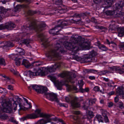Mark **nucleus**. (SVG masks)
<instances>
[{"instance_id": "f257e3e1", "label": "nucleus", "mask_w": 124, "mask_h": 124, "mask_svg": "<svg viewBox=\"0 0 124 124\" xmlns=\"http://www.w3.org/2000/svg\"><path fill=\"white\" fill-rule=\"evenodd\" d=\"M82 38L78 35H72L70 38L69 42L65 41L64 42L65 47L67 49L71 51L73 54H74L78 51V43H79L80 47L83 50L89 49L90 46L87 42H82Z\"/></svg>"}, {"instance_id": "f03ea898", "label": "nucleus", "mask_w": 124, "mask_h": 124, "mask_svg": "<svg viewBox=\"0 0 124 124\" xmlns=\"http://www.w3.org/2000/svg\"><path fill=\"white\" fill-rule=\"evenodd\" d=\"M12 101L14 102L13 106L12 107L11 103L12 102L10 101H6L5 100H3V98L1 97L0 99V102L3 107V108L1 109V111L8 113H11L12 111L13 108L14 110H16L18 104L22 100L17 96L14 95Z\"/></svg>"}, {"instance_id": "7ed1b4c3", "label": "nucleus", "mask_w": 124, "mask_h": 124, "mask_svg": "<svg viewBox=\"0 0 124 124\" xmlns=\"http://www.w3.org/2000/svg\"><path fill=\"white\" fill-rule=\"evenodd\" d=\"M65 52L63 47H62L60 44L57 43L54 48L48 51V57H54L56 60H60L61 59V53Z\"/></svg>"}, {"instance_id": "20e7f679", "label": "nucleus", "mask_w": 124, "mask_h": 124, "mask_svg": "<svg viewBox=\"0 0 124 124\" xmlns=\"http://www.w3.org/2000/svg\"><path fill=\"white\" fill-rule=\"evenodd\" d=\"M46 26V24L44 23H41L37 25L35 21L33 20L30 22V24L29 26L27 27L23 26L22 27V29L23 31L25 32L27 31L29 27H31V29H35L38 32H40L42 31Z\"/></svg>"}, {"instance_id": "39448f33", "label": "nucleus", "mask_w": 124, "mask_h": 124, "mask_svg": "<svg viewBox=\"0 0 124 124\" xmlns=\"http://www.w3.org/2000/svg\"><path fill=\"white\" fill-rule=\"evenodd\" d=\"M44 67L41 68L39 69L36 72L32 71L30 70L26 71L24 73V75L23 77H21V78L23 80L24 79L27 80V74H28L29 76L31 78H33V77L35 76L41 75V76L45 75V71L43 70L45 69Z\"/></svg>"}, {"instance_id": "423d86ee", "label": "nucleus", "mask_w": 124, "mask_h": 124, "mask_svg": "<svg viewBox=\"0 0 124 124\" xmlns=\"http://www.w3.org/2000/svg\"><path fill=\"white\" fill-rule=\"evenodd\" d=\"M35 63H38L36 64V66H39L40 65V64L38 63L37 62H34L31 64L26 59H23L22 61V65H23L26 68H29L32 67L33 65V64Z\"/></svg>"}, {"instance_id": "0eeeda50", "label": "nucleus", "mask_w": 124, "mask_h": 124, "mask_svg": "<svg viewBox=\"0 0 124 124\" xmlns=\"http://www.w3.org/2000/svg\"><path fill=\"white\" fill-rule=\"evenodd\" d=\"M38 38H40L41 41L43 42L42 45L45 48L46 47L49 45L48 43V39H46L45 37L42 34H38L37 35Z\"/></svg>"}, {"instance_id": "6e6552de", "label": "nucleus", "mask_w": 124, "mask_h": 124, "mask_svg": "<svg viewBox=\"0 0 124 124\" xmlns=\"http://www.w3.org/2000/svg\"><path fill=\"white\" fill-rule=\"evenodd\" d=\"M46 97L49 98L52 101H55L57 102H59L57 95L54 93H48L46 95Z\"/></svg>"}, {"instance_id": "1a4fd4ad", "label": "nucleus", "mask_w": 124, "mask_h": 124, "mask_svg": "<svg viewBox=\"0 0 124 124\" xmlns=\"http://www.w3.org/2000/svg\"><path fill=\"white\" fill-rule=\"evenodd\" d=\"M71 106L73 108H78L80 106V104L78 102V99L75 97L70 102Z\"/></svg>"}, {"instance_id": "9d476101", "label": "nucleus", "mask_w": 124, "mask_h": 124, "mask_svg": "<svg viewBox=\"0 0 124 124\" xmlns=\"http://www.w3.org/2000/svg\"><path fill=\"white\" fill-rule=\"evenodd\" d=\"M61 66V63H56L53 66V67H47V71L49 72L55 71L56 69L60 68Z\"/></svg>"}, {"instance_id": "9b49d317", "label": "nucleus", "mask_w": 124, "mask_h": 124, "mask_svg": "<svg viewBox=\"0 0 124 124\" xmlns=\"http://www.w3.org/2000/svg\"><path fill=\"white\" fill-rule=\"evenodd\" d=\"M61 31V28L59 25L56 26L54 28L52 29L49 31V33L54 35H56L58 34V32Z\"/></svg>"}, {"instance_id": "f8f14e48", "label": "nucleus", "mask_w": 124, "mask_h": 124, "mask_svg": "<svg viewBox=\"0 0 124 124\" xmlns=\"http://www.w3.org/2000/svg\"><path fill=\"white\" fill-rule=\"evenodd\" d=\"M5 25L6 29L9 30L13 29L16 27L15 24L11 22L6 23Z\"/></svg>"}, {"instance_id": "ddd939ff", "label": "nucleus", "mask_w": 124, "mask_h": 124, "mask_svg": "<svg viewBox=\"0 0 124 124\" xmlns=\"http://www.w3.org/2000/svg\"><path fill=\"white\" fill-rule=\"evenodd\" d=\"M85 62H95L97 61V58L95 57H91L88 56H85L83 58Z\"/></svg>"}, {"instance_id": "4468645a", "label": "nucleus", "mask_w": 124, "mask_h": 124, "mask_svg": "<svg viewBox=\"0 0 124 124\" xmlns=\"http://www.w3.org/2000/svg\"><path fill=\"white\" fill-rule=\"evenodd\" d=\"M60 23V24H59L57 26L59 25L60 28L61 29L62 28V27L65 26H67L68 25L70 24V20L63 21H59L58 23Z\"/></svg>"}, {"instance_id": "2eb2a0df", "label": "nucleus", "mask_w": 124, "mask_h": 124, "mask_svg": "<svg viewBox=\"0 0 124 124\" xmlns=\"http://www.w3.org/2000/svg\"><path fill=\"white\" fill-rule=\"evenodd\" d=\"M31 88H32L33 90H35L38 93L40 92V86H39L37 85H31L30 86H28L29 89L30 91H31Z\"/></svg>"}, {"instance_id": "dca6fc26", "label": "nucleus", "mask_w": 124, "mask_h": 124, "mask_svg": "<svg viewBox=\"0 0 124 124\" xmlns=\"http://www.w3.org/2000/svg\"><path fill=\"white\" fill-rule=\"evenodd\" d=\"M0 44L2 47H12L14 46V45L12 43L9 41H4L1 43Z\"/></svg>"}, {"instance_id": "f3484780", "label": "nucleus", "mask_w": 124, "mask_h": 124, "mask_svg": "<svg viewBox=\"0 0 124 124\" xmlns=\"http://www.w3.org/2000/svg\"><path fill=\"white\" fill-rule=\"evenodd\" d=\"M37 114L35 113H33L27 115L24 117V119H35L39 117Z\"/></svg>"}, {"instance_id": "a211bd4d", "label": "nucleus", "mask_w": 124, "mask_h": 124, "mask_svg": "<svg viewBox=\"0 0 124 124\" xmlns=\"http://www.w3.org/2000/svg\"><path fill=\"white\" fill-rule=\"evenodd\" d=\"M116 9L122 10L123 7L124 6V1H122L119 2L118 3L116 4Z\"/></svg>"}, {"instance_id": "6ab92c4d", "label": "nucleus", "mask_w": 124, "mask_h": 124, "mask_svg": "<svg viewBox=\"0 0 124 124\" xmlns=\"http://www.w3.org/2000/svg\"><path fill=\"white\" fill-rule=\"evenodd\" d=\"M69 76L67 77L68 80L70 82L74 83L75 82L73 80L74 78H76V75L75 74H71V73H69Z\"/></svg>"}, {"instance_id": "aec40b11", "label": "nucleus", "mask_w": 124, "mask_h": 124, "mask_svg": "<svg viewBox=\"0 0 124 124\" xmlns=\"http://www.w3.org/2000/svg\"><path fill=\"white\" fill-rule=\"evenodd\" d=\"M115 1V0H105V3L107 6L105 7L104 8H107L110 7Z\"/></svg>"}, {"instance_id": "412c9836", "label": "nucleus", "mask_w": 124, "mask_h": 124, "mask_svg": "<svg viewBox=\"0 0 124 124\" xmlns=\"http://www.w3.org/2000/svg\"><path fill=\"white\" fill-rule=\"evenodd\" d=\"M51 120V118H47L46 120L42 119L39 120L38 123L39 124H45L48 122H50Z\"/></svg>"}, {"instance_id": "4be33fe9", "label": "nucleus", "mask_w": 124, "mask_h": 124, "mask_svg": "<svg viewBox=\"0 0 124 124\" xmlns=\"http://www.w3.org/2000/svg\"><path fill=\"white\" fill-rule=\"evenodd\" d=\"M117 30L118 31V36L122 37L124 35V27L118 28Z\"/></svg>"}, {"instance_id": "5701e85b", "label": "nucleus", "mask_w": 124, "mask_h": 124, "mask_svg": "<svg viewBox=\"0 0 124 124\" xmlns=\"http://www.w3.org/2000/svg\"><path fill=\"white\" fill-rule=\"evenodd\" d=\"M40 92H39V93L42 94L44 93L46 97V95L47 93V91H48L47 88L46 87L40 86Z\"/></svg>"}, {"instance_id": "b1692460", "label": "nucleus", "mask_w": 124, "mask_h": 124, "mask_svg": "<svg viewBox=\"0 0 124 124\" xmlns=\"http://www.w3.org/2000/svg\"><path fill=\"white\" fill-rule=\"evenodd\" d=\"M111 69L113 71H118V72L120 74H122L124 72V69L123 68H121L118 69L116 67H111Z\"/></svg>"}, {"instance_id": "393cba45", "label": "nucleus", "mask_w": 124, "mask_h": 124, "mask_svg": "<svg viewBox=\"0 0 124 124\" xmlns=\"http://www.w3.org/2000/svg\"><path fill=\"white\" fill-rule=\"evenodd\" d=\"M97 46L99 48L103 51H106L108 50V48L103 45L101 44L99 42L97 43Z\"/></svg>"}, {"instance_id": "a878e982", "label": "nucleus", "mask_w": 124, "mask_h": 124, "mask_svg": "<svg viewBox=\"0 0 124 124\" xmlns=\"http://www.w3.org/2000/svg\"><path fill=\"white\" fill-rule=\"evenodd\" d=\"M16 51L19 53L17 54L18 56L23 55L25 53V51L21 48H18L16 50Z\"/></svg>"}, {"instance_id": "bb28decb", "label": "nucleus", "mask_w": 124, "mask_h": 124, "mask_svg": "<svg viewBox=\"0 0 124 124\" xmlns=\"http://www.w3.org/2000/svg\"><path fill=\"white\" fill-rule=\"evenodd\" d=\"M123 87H118L116 89V93L118 95L123 94Z\"/></svg>"}, {"instance_id": "cd10ccee", "label": "nucleus", "mask_w": 124, "mask_h": 124, "mask_svg": "<svg viewBox=\"0 0 124 124\" xmlns=\"http://www.w3.org/2000/svg\"><path fill=\"white\" fill-rule=\"evenodd\" d=\"M98 71L92 69H85L84 70V72L85 73H97Z\"/></svg>"}, {"instance_id": "c85d7f7f", "label": "nucleus", "mask_w": 124, "mask_h": 124, "mask_svg": "<svg viewBox=\"0 0 124 124\" xmlns=\"http://www.w3.org/2000/svg\"><path fill=\"white\" fill-rule=\"evenodd\" d=\"M89 105V104H88L86 101H84L82 106V108L84 110H87L88 109Z\"/></svg>"}, {"instance_id": "c756f323", "label": "nucleus", "mask_w": 124, "mask_h": 124, "mask_svg": "<svg viewBox=\"0 0 124 124\" xmlns=\"http://www.w3.org/2000/svg\"><path fill=\"white\" fill-rule=\"evenodd\" d=\"M22 58L19 57H16L15 59V64L17 66H19L21 63Z\"/></svg>"}, {"instance_id": "7c9ffc66", "label": "nucleus", "mask_w": 124, "mask_h": 124, "mask_svg": "<svg viewBox=\"0 0 124 124\" xmlns=\"http://www.w3.org/2000/svg\"><path fill=\"white\" fill-rule=\"evenodd\" d=\"M88 100L89 105L90 106H92L93 104L95 103L96 99L95 98L93 99H89Z\"/></svg>"}, {"instance_id": "2f4dec72", "label": "nucleus", "mask_w": 124, "mask_h": 124, "mask_svg": "<svg viewBox=\"0 0 124 124\" xmlns=\"http://www.w3.org/2000/svg\"><path fill=\"white\" fill-rule=\"evenodd\" d=\"M97 54V52L94 50H93L90 52L89 56H87L91 57H94L96 56Z\"/></svg>"}, {"instance_id": "473e14b6", "label": "nucleus", "mask_w": 124, "mask_h": 124, "mask_svg": "<svg viewBox=\"0 0 124 124\" xmlns=\"http://www.w3.org/2000/svg\"><path fill=\"white\" fill-rule=\"evenodd\" d=\"M55 84L57 89L59 90L62 89V85L61 83L59 81H56L55 82Z\"/></svg>"}, {"instance_id": "72a5a7b5", "label": "nucleus", "mask_w": 124, "mask_h": 124, "mask_svg": "<svg viewBox=\"0 0 124 124\" xmlns=\"http://www.w3.org/2000/svg\"><path fill=\"white\" fill-rule=\"evenodd\" d=\"M39 116V117H45L47 119L50 117H51V116L48 114H43V113H41L38 116Z\"/></svg>"}, {"instance_id": "f704fd0d", "label": "nucleus", "mask_w": 124, "mask_h": 124, "mask_svg": "<svg viewBox=\"0 0 124 124\" xmlns=\"http://www.w3.org/2000/svg\"><path fill=\"white\" fill-rule=\"evenodd\" d=\"M69 73L66 72H63L59 75L62 78H64L65 77H66L67 79L68 80L67 77L69 75Z\"/></svg>"}, {"instance_id": "c9c22d12", "label": "nucleus", "mask_w": 124, "mask_h": 124, "mask_svg": "<svg viewBox=\"0 0 124 124\" xmlns=\"http://www.w3.org/2000/svg\"><path fill=\"white\" fill-rule=\"evenodd\" d=\"M96 118L99 122H103V118L100 115H97L96 116Z\"/></svg>"}, {"instance_id": "e433bc0d", "label": "nucleus", "mask_w": 124, "mask_h": 124, "mask_svg": "<svg viewBox=\"0 0 124 124\" xmlns=\"http://www.w3.org/2000/svg\"><path fill=\"white\" fill-rule=\"evenodd\" d=\"M105 14L107 16L112 15L114 14V12L110 10H107L105 12Z\"/></svg>"}, {"instance_id": "4c0bfd02", "label": "nucleus", "mask_w": 124, "mask_h": 124, "mask_svg": "<svg viewBox=\"0 0 124 124\" xmlns=\"http://www.w3.org/2000/svg\"><path fill=\"white\" fill-rule=\"evenodd\" d=\"M0 65L4 66L6 65L5 60L4 58H0Z\"/></svg>"}, {"instance_id": "58836bf2", "label": "nucleus", "mask_w": 124, "mask_h": 124, "mask_svg": "<svg viewBox=\"0 0 124 124\" xmlns=\"http://www.w3.org/2000/svg\"><path fill=\"white\" fill-rule=\"evenodd\" d=\"M2 11H1L0 13V16L2 17V16H3V15L6 14L8 11L7 9H2Z\"/></svg>"}, {"instance_id": "ea45409f", "label": "nucleus", "mask_w": 124, "mask_h": 124, "mask_svg": "<svg viewBox=\"0 0 124 124\" xmlns=\"http://www.w3.org/2000/svg\"><path fill=\"white\" fill-rule=\"evenodd\" d=\"M19 107L20 108V110H25L27 109V108H25L24 107L22 106L21 104V101L20 102V103H18Z\"/></svg>"}, {"instance_id": "a19ab883", "label": "nucleus", "mask_w": 124, "mask_h": 124, "mask_svg": "<svg viewBox=\"0 0 124 124\" xmlns=\"http://www.w3.org/2000/svg\"><path fill=\"white\" fill-rule=\"evenodd\" d=\"M87 115L88 116H89L91 118H93L94 116L93 112L91 111H88Z\"/></svg>"}, {"instance_id": "79ce46f5", "label": "nucleus", "mask_w": 124, "mask_h": 124, "mask_svg": "<svg viewBox=\"0 0 124 124\" xmlns=\"http://www.w3.org/2000/svg\"><path fill=\"white\" fill-rule=\"evenodd\" d=\"M30 42V40L29 39H24L22 40V42L26 45L29 44Z\"/></svg>"}, {"instance_id": "37998d69", "label": "nucleus", "mask_w": 124, "mask_h": 124, "mask_svg": "<svg viewBox=\"0 0 124 124\" xmlns=\"http://www.w3.org/2000/svg\"><path fill=\"white\" fill-rule=\"evenodd\" d=\"M36 13V12L35 11L29 10L27 12L28 15H32Z\"/></svg>"}, {"instance_id": "c03bdc74", "label": "nucleus", "mask_w": 124, "mask_h": 124, "mask_svg": "<svg viewBox=\"0 0 124 124\" xmlns=\"http://www.w3.org/2000/svg\"><path fill=\"white\" fill-rule=\"evenodd\" d=\"M79 85V89H81L82 88V87L84 84L83 81L82 80H81L78 82Z\"/></svg>"}, {"instance_id": "a18cd8bd", "label": "nucleus", "mask_w": 124, "mask_h": 124, "mask_svg": "<svg viewBox=\"0 0 124 124\" xmlns=\"http://www.w3.org/2000/svg\"><path fill=\"white\" fill-rule=\"evenodd\" d=\"M62 0H58L55 1V4L57 5H60L62 3Z\"/></svg>"}, {"instance_id": "49530a36", "label": "nucleus", "mask_w": 124, "mask_h": 124, "mask_svg": "<svg viewBox=\"0 0 124 124\" xmlns=\"http://www.w3.org/2000/svg\"><path fill=\"white\" fill-rule=\"evenodd\" d=\"M81 91V92L83 93L85 92H87L89 91V89L88 88H85V89H83L82 88L80 89Z\"/></svg>"}, {"instance_id": "de8ad7c7", "label": "nucleus", "mask_w": 124, "mask_h": 124, "mask_svg": "<svg viewBox=\"0 0 124 124\" xmlns=\"http://www.w3.org/2000/svg\"><path fill=\"white\" fill-rule=\"evenodd\" d=\"M24 100L26 101V102L27 104L29 105V107L28 108H31L32 107V106L31 105V104L30 102L29 103L28 101L26 99H24Z\"/></svg>"}, {"instance_id": "09e8293b", "label": "nucleus", "mask_w": 124, "mask_h": 124, "mask_svg": "<svg viewBox=\"0 0 124 124\" xmlns=\"http://www.w3.org/2000/svg\"><path fill=\"white\" fill-rule=\"evenodd\" d=\"M10 71L15 75L18 74V72L16 71L13 69H10Z\"/></svg>"}, {"instance_id": "8fccbe9b", "label": "nucleus", "mask_w": 124, "mask_h": 124, "mask_svg": "<svg viewBox=\"0 0 124 124\" xmlns=\"http://www.w3.org/2000/svg\"><path fill=\"white\" fill-rule=\"evenodd\" d=\"M93 90L95 91H99L101 92V91L99 87L98 86H95L93 88Z\"/></svg>"}, {"instance_id": "3c124183", "label": "nucleus", "mask_w": 124, "mask_h": 124, "mask_svg": "<svg viewBox=\"0 0 124 124\" xmlns=\"http://www.w3.org/2000/svg\"><path fill=\"white\" fill-rule=\"evenodd\" d=\"M108 113V112L106 110L103 111L102 113V115L104 117L107 116V115Z\"/></svg>"}, {"instance_id": "603ef678", "label": "nucleus", "mask_w": 124, "mask_h": 124, "mask_svg": "<svg viewBox=\"0 0 124 124\" xmlns=\"http://www.w3.org/2000/svg\"><path fill=\"white\" fill-rule=\"evenodd\" d=\"M6 29L5 25L4 24L0 25V30L5 29Z\"/></svg>"}, {"instance_id": "864d4df0", "label": "nucleus", "mask_w": 124, "mask_h": 124, "mask_svg": "<svg viewBox=\"0 0 124 124\" xmlns=\"http://www.w3.org/2000/svg\"><path fill=\"white\" fill-rule=\"evenodd\" d=\"M119 107L121 109L124 108V106H123V103L121 102H120L119 104Z\"/></svg>"}, {"instance_id": "5fc2aeb1", "label": "nucleus", "mask_w": 124, "mask_h": 124, "mask_svg": "<svg viewBox=\"0 0 124 124\" xmlns=\"http://www.w3.org/2000/svg\"><path fill=\"white\" fill-rule=\"evenodd\" d=\"M91 22L96 23L97 22L96 19L94 17H92L91 19Z\"/></svg>"}, {"instance_id": "6e6d98bb", "label": "nucleus", "mask_w": 124, "mask_h": 124, "mask_svg": "<svg viewBox=\"0 0 124 124\" xmlns=\"http://www.w3.org/2000/svg\"><path fill=\"white\" fill-rule=\"evenodd\" d=\"M104 120L105 123H109V120L108 119V117L107 116L104 117Z\"/></svg>"}, {"instance_id": "4d7b16f0", "label": "nucleus", "mask_w": 124, "mask_h": 124, "mask_svg": "<svg viewBox=\"0 0 124 124\" xmlns=\"http://www.w3.org/2000/svg\"><path fill=\"white\" fill-rule=\"evenodd\" d=\"M107 104H108V106L109 108L112 107L113 105V103L112 102H108Z\"/></svg>"}, {"instance_id": "13d9d810", "label": "nucleus", "mask_w": 124, "mask_h": 124, "mask_svg": "<svg viewBox=\"0 0 124 124\" xmlns=\"http://www.w3.org/2000/svg\"><path fill=\"white\" fill-rule=\"evenodd\" d=\"M79 118L78 115H75L73 117V119L75 120H78Z\"/></svg>"}, {"instance_id": "bf43d9fd", "label": "nucleus", "mask_w": 124, "mask_h": 124, "mask_svg": "<svg viewBox=\"0 0 124 124\" xmlns=\"http://www.w3.org/2000/svg\"><path fill=\"white\" fill-rule=\"evenodd\" d=\"M6 89H2V88L0 87V93H4V92L5 91Z\"/></svg>"}, {"instance_id": "052dcab7", "label": "nucleus", "mask_w": 124, "mask_h": 124, "mask_svg": "<svg viewBox=\"0 0 124 124\" xmlns=\"http://www.w3.org/2000/svg\"><path fill=\"white\" fill-rule=\"evenodd\" d=\"M122 14L120 12L119 13H117L116 14V16L117 17H120L121 19V17L122 16Z\"/></svg>"}, {"instance_id": "680f3d73", "label": "nucleus", "mask_w": 124, "mask_h": 124, "mask_svg": "<svg viewBox=\"0 0 124 124\" xmlns=\"http://www.w3.org/2000/svg\"><path fill=\"white\" fill-rule=\"evenodd\" d=\"M8 88L9 90H13V86L11 85H9L8 86Z\"/></svg>"}, {"instance_id": "e2e57ef3", "label": "nucleus", "mask_w": 124, "mask_h": 124, "mask_svg": "<svg viewBox=\"0 0 124 124\" xmlns=\"http://www.w3.org/2000/svg\"><path fill=\"white\" fill-rule=\"evenodd\" d=\"M35 112L36 113H37V114H36L38 116V115H39L40 114V110L39 109H36L35 111Z\"/></svg>"}, {"instance_id": "0e129e2a", "label": "nucleus", "mask_w": 124, "mask_h": 124, "mask_svg": "<svg viewBox=\"0 0 124 124\" xmlns=\"http://www.w3.org/2000/svg\"><path fill=\"white\" fill-rule=\"evenodd\" d=\"M96 28H97L100 29H102L105 28V27L103 26H100L98 25L96 26Z\"/></svg>"}, {"instance_id": "69168bd1", "label": "nucleus", "mask_w": 124, "mask_h": 124, "mask_svg": "<svg viewBox=\"0 0 124 124\" xmlns=\"http://www.w3.org/2000/svg\"><path fill=\"white\" fill-rule=\"evenodd\" d=\"M101 0H93L94 2L95 3H99L101 2Z\"/></svg>"}, {"instance_id": "338daca9", "label": "nucleus", "mask_w": 124, "mask_h": 124, "mask_svg": "<svg viewBox=\"0 0 124 124\" xmlns=\"http://www.w3.org/2000/svg\"><path fill=\"white\" fill-rule=\"evenodd\" d=\"M101 71L103 75H105L107 73H108L109 72V71L107 70H104Z\"/></svg>"}, {"instance_id": "774afa93", "label": "nucleus", "mask_w": 124, "mask_h": 124, "mask_svg": "<svg viewBox=\"0 0 124 124\" xmlns=\"http://www.w3.org/2000/svg\"><path fill=\"white\" fill-rule=\"evenodd\" d=\"M115 93V92L114 91H113L108 93V95L109 96H111V95L114 94Z\"/></svg>"}]
</instances>
